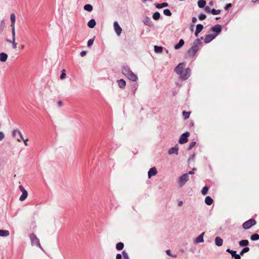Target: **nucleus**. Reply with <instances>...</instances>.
Masks as SVG:
<instances>
[{
    "mask_svg": "<svg viewBox=\"0 0 259 259\" xmlns=\"http://www.w3.org/2000/svg\"><path fill=\"white\" fill-rule=\"evenodd\" d=\"M201 44L200 39H196L193 42V46L187 51V55L189 57H193L199 50V46Z\"/></svg>",
    "mask_w": 259,
    "mask_h": 259,
    "instance_id": "f257e3e1",
    "label": "nucleus"
},
{
    "mask_svg": "<svg viewBox=\"0 0 259 259\" xmlns=\"http://www.w3.org/2000/svg\"><path fill=\"white\" fill-rule=\"evenodd\" d=\"M122 72L128 79L132 81H136L138 79V77L128 67H123L122 68Z\"/></svg>",
    "mask_w": 259,
    "mask_h": 259,
    "instance_id": "f03ea898",
    "label": "nucleus"
},
{
    "mask_svg": "<svg viewBox=\"0 0 259 259\" xmlns=\"http://www.w3.org/2000/svg\"><path fill=\"white\" fill-rule=\"evenodd\" d=\"M256 224V221L253 219H250L243 224V229L247 230L250 229L252 226Z\"/></svg>",
    "mask_w": 259,
    "mask_h": 259,
    "instance_id": "7ed1b4c3",
    "label": "nucleus"
},
{
    "mask_svg": "<svg viewBox=\"0 0 259 259\" xmlns=\"http://www.w3.org/2000/svg\"><path fill=\"white\" fill-rule=\"evenodd\" d=\"M190 134L189 132H186L183 134L179 140V143L181 144H183L188 142V137L189 136Z\"/></svg>",
    "mask_w": 259,
    "mask_h": 259,
    "instance_id": "20e7f679",
    "label": "nucleus"
},
{
    "mask_svg": "<svg viewBox=\"0 0 259 259\" xmlns=\"http://www.w3.org/2000/svg\"><path fill=\"white\" fill-rule=\"evenodd\" d=\"M189 180V176L187 174H184L182 175L179 180V182L180 186H183L186 182Z\"/></svg>",
    "mask_w": 259,
    "mask_h": 259,
    "instance_id": "39448f33",
    "label": "nucleus"
},
{
    "mask_svg": "<svg viewBox=\"0 0 259 259\" xmlns=\"http://www.w3.org/2000/svg\"><path fill=\"white\" fill-rule=\"evenodd\" d=\"M191 70L190 68H187L183 70V72L181 74L180 77L182 79L186 80L190 76Z\"/></svg>",
    "mask_w": 259,
    "mask_h": 259,
    "instance_id": "423d86ee",
    "label": "nucleus"
},
{
    "mask_svg": "<svg viewBox=\"0 0 259 259\" xmlns=\"http://www.w3.org/2000/svg\"><path fill=\"white\" fill-rule=\"evenodd\" d=\"M30 239L31 240V243L33 245H39V239L37 238L36 235L32 233L30 235Z\"/></svg>",
    "mask_w": 259,
    "mask_h": 259,
    "instance_id": "0eeeda50",
    "label": "nucleus"
},
{
    "mask_svg": "<svg viewBox=\"0 0 259 259\" xmlns=\"http://www.w3.org/2000/svg\"><path fill=\"white\" fill-rule=\"evenodd\" d=\"M185 66V63H180L175 69V71L180 75L183 72L184 67Z\"/></svg>",
    "mask_w": 259,
    "mask_h": 259,
    "instance_id": "6e6552de",
    "label": "nucleus"
},
{
    "mask_svg": "<svg viewBox=\"0 0 259 259\" xmlns=\"http://www.w3.org/2000/svg\"><path fill=\"white\" fill-rule=\"evenodd\" d=\"M113 25L115 31L116 32L117 35L118 36H120L122 31L121 28L119 25L118 22L116 21L114 22Z\"/></svg>",
    "mask_w": 259,
    "mask_h": 259,
    "instance_id": "1a4fd4ad",
    "label": "nucleus"
},
{
    "mask_svg": "<svg viewBox=\"0 0 259 259\" xmlns=\"http://www.w3.org/2000/svg\"><path fill=\"white\" fill-rule=\"evenodd\" d=\"M226 251L230 253L233 258L235 259H241L240 254H237L236 251L228 248L226 250Z\"/></svg>",
    "mask_w": 259,
    "mask_h": 259,
    "instance_id": "9d476101",
    "label": "nucleus"
},
{
    "mask_svg": "<svg viewBox=\"0 0 259 259\" xmlns=\"http://www.w3.org/2000/svg\"><path fill=\"white\" fill-rule=\"evenodd\" d=\"M217 34H207L204 38V42L207 44L215 38Z\"/></svg>",
    "mask_w": 259,
    "mask_h": 259,
    "instance_id": "9b49d317",
    "label": "nucleus"
},
{
    "mask_svg": "<svg viewBox=\"0 0 259 259\" xmlns=\"http://www.w3.org/2000/svg\"><path fill=\"white\" fill-rule=\"evenodd\" d=\"M210 30L212 32H216V34L218 35V34L220 33L222 31V26L220 24H217L212 27Z\"/></svg>",
    "mask_w": 259,
    "mask_h": 259,
    "instance_id": "f8f14e48",
    "label": "nucleus"
},
{
    "mask_svg": "<svg viewBox=\"0 0 259 259\" xmlns=\"http://www.w3.org/2000/svg\"><path fill=\"white\" fill-rule=\"evenodd\" d=\"M157 173V169L155 167L151 168L148 173V178L150 179L152 176H155Z\"/></svg>",
    "mask_w": 259,
    "mask_h": 259,
    "instance_id": "ddd939ff",
    "label": "nucleus"
},
{
    "mask_svg": "<svg viewBox=\"0 0 259 259\" xmlns=\"http://www.w3.org/2000/svg\"><path fill=\"white\" fill-rule=\"evenodd\" d=\"M178 150L179 148L177 146H176L174 147L170 148L168 151V153L169 155H171L174 153L177 155L178 154Z\"/></svg>",
    "mask_w": 259,
    "mask_h": 259,
    "instance_id": "4468645a",
    "label": "nucleus"
},
{
    "mask_svg": "<svg viewBox=\"0 0 259 259\" xmlns=\"http://www.w3.org/2000/svg\"><path fill=\"white\" fill-rule=\"evenodd\" d=\"M203 28V26L202 24H197L196 26L195 32V35L196 36H197L198 34L202 31V30Z\"/></svg>",
    "mask_w": 259,
    "mask_h": 259,
    "instance_id": "2eb2a0df",
    "label": "nucleus"
},
{
    "mask_svg": "<svg viewBox=\"0 0 259 259\" xmlns=\"http://www.w3.org/2000/svg\"><path fill=\"white\" fill-rule=\"evenodd\" d=\"M223 242V239L220 237H217L215 238V243L216 245L218 246H221L222 245Z\"/></svg>",
    "mask_w": 259,
    "mask_h": 259,
    "instance_id": "dca6fc26",
    "label": "nucleus"
},
{
    "mask_svg": "<svg viewBox=\"0 0 259 259\" xmlns=\"http://www.w3.org/2000/svg\"><path fill=\"white\" fill-rule=\"evenodd\" d=\"M8 58V55L5 53H1L0 54V61L2 62L6 61Z\"/></svg>",
    "mask_w": 259,
    "mask_h": 259,
    "instance_id": "f3484780",
    "label": "nucleus"
},
{
    "mask_svg": "<svg viewBox=\"0 0 259 259\" xmlns=\"http://www.w3.org/2000/svg\"><path fill=\"white\" fill-rule=\"evenodd\" d=\"M117 82L120 88H123L126 85V82L122 79L118 80Z\"/></svg>",
    "mask_w": 259,
    "mask_h": 259,
    "instance_id": "a211bd4d",
    "label": "nucleus"
},
{
    "mask_svg": "<svg viewBox=\"0 0 259 259\" xmlns=\"http://www.w3.org/2000/svg\"><path fill=\"white\" fill-rule=\"evenodd\" d=\"M184 41L183 39H181L180 40H179V42L178 44L176 45L175 46V49L176 50H178L179 49H180L184 45Z\"/></svg>",
    "mask_w": 259,
    "mask_h": 259,
    "instance_id": "6ab92c4d",
    "label": "nucleus"
},
{
    "mask_svg": "<svg viewBox=\"0 0 259 259\" xmlns=\"http://www.w3.org/2000/svg\"><path fill=\"white\" fill-rule=\"evenodd\" d=\"M204 233H202L200 235L198 236L196 239V243H201L203 242V235Z\"/></svg>",
    "mask_w": 259,
    "mask_h": 259,
    "instance_id": "aec40b11",
    "label": "nucleus"
},
{
    "mask_svg": "<svg viewBox=\"0 0 259 259\" xmlns=\"http://www.w3.org/2000/svg\"><path fill=\"white\" fill-rule=\"evenodd\" d=\"M96 24V22L94 19L90 20L88 23V26L91 28H93Z\"/></svg>",
    "mask_w": 259,
    "mask_h": 259,
    "instance_id": "412c9836",
    "label": "nucleus"
},
{
    "mask_svg": "<svg viewBox=\"0 0 259 259\" xmlns=\"http://www.w3.org/2000/svg\"><path fill=\"white\" fill-rule=\"evenodd\" d=\"M205 203L208 205H210L213 203V199L210 197L207 196L205 198Z\"/></svg>",
    "mask_w": 259,
    "mask_h": 259,
    "instance_id": "4be33fe9",
    "label": "nucleus"
},
{
    "mask_svg": "<svg viewBox=\"0 0 259 259\" xmlns=\"http://www.w3.org/2000/svg\"><path fill=\"white\" fill-rule=\"evenodd\" d=\"M10 19L11 22V26H15V20H16V17L14 14L12 13L11 14L10 16Z\"/></svg>",
    "mask_w": 259,
    "mask_h": 259,
    "instance_id": "5701e85b",
    "label": "nucleus"
},
{
    "mask_svg": "<svg viewBox=\"0 0 259 259\" xmlns=\"http://www.w3.org/2000/svg\"><path fill=\"white\" fill-rule=\"evenodd\" d=\"M10 234L9 231L8 230H0V236L2 237H7Z\"/></svg>",
    "mask_w": 259,
    "mask_h": 259,
    "instance_id": "b1692460",
    "label": "nucleus"
},
{
    "mask_svg": "<svg viewBox=\"0 0 259 259\" xmlns=\"http://www.w3.org/2000/svg\"><path fill=\"white\" fill-rule=\"evenodd\" d=\"M249 242L247 240H242L239 241V244L240 246H246L248 245Z\"/></svg>",
    "mask_w": 259,
    "mask_h": 259,
    "instance_id": "393cba45",
    "label": "nucleus"
},
{
    "mask_svg": "<svg viewBox=\"0 0 259 259\" xmlns=\"http://www.w3.org/2000/svg\"><path fill=\"white\" fill-rule=\"evenodd\" d=\"M28 193L27 191L22 192L21 196L20 197L19 200L20 201H24L27 198Z\"/></svg>",
    "mask_w": 259,
    "mask_h": 259,
    "instance_id": "a878e982",
    "label": "nucleus"
},
{
    "mask_svg": "<svg viewBox=\"0 0 259 259\" xmlns=\"http://www.w3.org/2000/svg\"><path fill=\"white\" fill-rule=\"evenodd\" d=\"M206 2L204 0H199L198 2V6L200 8H204Z\"/></svg>",
    "mask_w": 259,
    "mask_h": 259,
    "instance_id": "bb28decb",
    "label": "nucleus"
},
{
    "mask_svg": "<svg viewBox=\"0 0 259 259\" xmlns=\"http://www.w3.org/2000/svg\"><path fill=\"white\" fill-rule=\"evenodd\" d=\"M163 51V48L162 47H159L157 46H154V51L156 53H161Z\"/></svg>",
    "mask_w": 259,
    "mask_h": 259,
    "instance_id": "cd10ccee",
    "label": "nucleus"
},
{
    "mask_svg": "<svg viewBox=\"0 0 259 259\" xmlns=\"http://www.w3.org/2000/svg\"><path fill=\"white\" fill-rule=\"evenodd\" d=\"M8 42L12 43V48L14 49H16L17 48L18 44L16 41V39H12V40H8Z\"/></svg>",
    "mask_w": 259,
    "mask_h": 259,
    "instance_id": "c85d7f7f",
    "label": "nucleus"
},
{
    "mask_svg": "<svg viewBox=\"0 0 259 259\" xmlns=\"http://www.w3.org/2000/svg\"><path fill=\"white\" fill-rule=\"evenodd\" d=\"M155 6L158 9H161L163 7H166L168 6V4L167 3H163L161 4H157L155 5Z\"/></svg>",
    "mask_w": 259,
    "mask_h": 259,
    "instance_id": "c756f323",
    "label": "nucleus"
},
{
    "mask_svg": "<svg viewBox=\"0 0 259 259\" xmlns=\"http://www.w3.org/2000/svg\"><path fill=\"white\" fill-rule=\"evenodd\" d=\"M93 9V6L90 4H87L84 6V9L88 12H91Z\"/></svg>",
    "mask_w": 259,
    "mask_h": 259,
    "instance_id": "7c9ffc66",
    "label": "nucleus"
},
{
    "mask_svg": "<svg viewBox=\"0 0 259 259\" xmlns=\"http://www.w3.org/2000/svg\"><path fill=\"white\" fill-rule=\"evenodd\" d=\"M160 14L158 12L154 13L152 16L153 19L155 20H158L160 18Z\"/></svg>",
    "mask_w": 259,
    "mask_h": 259,
    "instance_id": "2f4dec72",
    "label": "nucleus"
},
{
    "mask_svg": "<svg viewBox=\"0 0 259 259\" xmlns=\"http://www.w3.org/2000/svg\"><path fill=\"white\" fill-rule=\"evenodd\" d=\"M124 247V244L122 242H118L116 244V248L117 250H122Z\"/></svg>",
    "mask_w": 259,
    "mask_h": 259,
    "instance_id": "473e14b6",
    "label": "nucleus"
},
{
    "mask_svg": "<svg viewBox=\"0 0 259 259\" xmlns=\"http://www.w3.org/2000/svg\"><path fill=\"white\" fill-rule=\"evenodd\" d=\"M250 238L253 241L258 240L259 239V235L258 234H254L251 236Z\"/></svg>",
    "mask_w": 259,
    "mask_h": 259,
    "instance_id": "72a5a7b5",
    "label": "nucleus"
},
{
    "mask_svg": "<svg viewBox=\"0 0 259 259\" xmlns=\"http://www.w3.org/2000/svg\"><path fill=\"white\" fill-rule=\"evenodd\" d=\"M191 112H187L185 111H183V115L185 119H187L189 117Z\"/></svg>",
    "mask_w": 259,
    "mask_h": 259,
    "instance_id": "f704fd0d",
    "label": "nucleus"
},
{
    "mask_svg": "<svg viewBox=\"0 0 259 259\" xmlns=\"http://www.w3.org/2000/svg\"><path fill=\"white\" fill-rule=\"evenodd\" d=\"M208 191V188L207 186H205L202 188V189L201 190V193H202V195H205L207 194Z\"/></svg>",
    "mask_w": 259,
    "mask_h": 259,
    "instance_id": "c9c22d12",
    "label": "nucleus"
},
{
    "mask_svg": "<svg viewBox=\"0 0 259 259\" xmlns=\"http://www.w3.org/2000/svg\"><path fill=\"white\" fill-rule=\"evenodd\" d=\"M5 26V23L4 20L0 21V34L2 32Z\"/></svg>",
    "mask_w": 259,
    "mask_h": 259,
    "instance_id": "e433bc0d",
    "label": "nucleus"
},
{
    "mask_svg": "<svg viewBox=\"0 0 259 259\" xmlns=\"http://www.w3.org/2000/svg\"><path fill=\"white\" fill-rule=\"evenodd\" d=\"M249 250V248L248 247H244L240 252V255H243L244 253H246Z\"/></svg>",
    "mask_w": 259,
    "mask_h": 259,
    "instance_id": "4c0bfd02",
    "label": "nucleus"
},
{
    "mask_svg": "<svg viewBox=\"0 0 259 259\" xmlns=\"http://www.w3.org/2000/svg\"><path fill=\"white\" fill-rule=\"evenodd\" d=\"M12 39H16L15 26H11Z\"/></svg>",
    "mask_w": 259,
    "mask_h": 259,
    "instance_id": "58836bf2",
    "label": "nucleus"
},
{
    "mask_svg": "<svg viewBox=\"0 0 259 259\" xmlns=\"http://www.w3.org/2000/svg\"><path fill=\"white\" fill-rule=\"evenodd\" d=\"M221 12L220 10H215L214 9H212L211 11V13L213 15H218L221 13Z\"/></svg>",
    "mask_w": 259,
    "mask_h": 259,
    "instance_id": "ea45409f",
    "label": "nucleus"
},
{
    "mask_svg": "<svg viewBox=\"0 0 259 259\" xmlns=\"http://www.w3.org/2000/svg\"><path fill=\"white\" fill-rule=\"evenodd\" d=\"M17 134L21 135V132L18 130H15L12 132L13 137H16Z\"/></svg>",
    "mask_w": 259,
    "mask_h": 259,
    "instance_id": "a19ab883",
    "label": "nucleus"
},
{
    "mask_svg": "<svg viewBox=\"0 0 259 259\" xmlns=\"http://www.w3.org/2000/svg\"><path fill=\"white\" fill-rule=\"evenodd\" d=\"M163 13L165 15L167 16H170L172 14L170 10L168 9L164 10Z\"/></svg>",
    "mask_w": 259,
    "mask_h": 259,
    "instance_id": "79ce46f5",
    "label": "nucleus"
},
{
    "mask_svg": "<svg viewBox=\"0 0 259 259\" xmlns=\"http://www.w3.org/2000/svg\"><path fill=\"white\" fill-rule=\"evenodd\" d=\"M144 23L146 25H147L148 26H151L152 25V22L150 19V18H147L145 21L144 22Z\"/></svg>",
    "mask_w": 259,
    "mask_h": 259,
    "instance_id": "37998d69",
    "label": "nucleus"
},
{
    "mask_svg": "<svg viewBox=\"0 0 259 259\" xmlns=\"http://www.w3.org/2000/svg\"><path fill=\"white\" fill-rule=\"evenodd\" d=\"M122 254L124 259H130L128 254L125 251H123Z\"/></svg>",
    "mask_w": 259,
    "mask_h": 259,
    "instance_id": "c03bdc74",
    "label": "nucleus"
},
{
    "mask_svg": "<svg viewBox=\"0 0 259 259\" xmlns=\"http://www.w3.org/2000/svg\"><path fill=\"white\" fill-rule=\"evenodd\" d=\"M196 145L195 142H192L189 144V147L188 149L191 150L192 148H193Z\"/></svg>",
    "mask_w": 259,
    "mask_h": 259,
    "instance_id": "a18cd8bd",
    "label": "nucleus"
},
{
    "mask_svg": "<svg viewBox=\"0 0 259 259\" xmlns=\"http://www.w3.org/2000/svg\"><path fill=\"white\" fill-rule=\"evenodd\" d=\"M66 71L65 69H63L62 71V73L60 75V78L61 79H64L65 77V76H66V73H65Z\"/></svg>",
    "mask_w": 259,
    "mask_h": 259,
    "instance_id": "49530a36",
    "label": "nucleus"
},
{
    "mask_svg": "<svg viewBox=\"0 0 259 259\" xmlns=\"http://www.w3.org/2000/svg\"><path fill=\"white\" fill-rule=\"evenodd\" d=\"M206 16L205 14H201L199 16V19L201 21L204 20L206 18Z\"/></svg>",
    "mask_w": 259,
    "mask_h": 259,
    "instance_id": "de8ad7c7",
    "label": "nucleus"
},
{
    "mask_svg": "<svg viewBox=\"0 0 259 259\" xmlns=\"http://www.w3.org/2000/svg\"><path fill=\"white\" fill-rule=\"evenodd\" d=\"M93 42H94V39H90L88 41V46L89 47H90L91 46H92V45L93 44Z\"/></svg>",
    "mask_w": 259,
    "mask_h": 259,
    "instance_id": "09e8293b",
    "label": "nucleus"
},
{
    "mask_svg": "<svg viewBox=\"0 0 259 259\" xmlns=\"http://www.w3.org/2000/svg\"><path fill=\"white\" fill-rule=\"evenodd\" d=\"M19 135L20 136V138H18L17 139V140L18 142H20L21 141V140H24V138H23V135H22L21 133V135Z\"/></svg>",
    "mask_w": 259,
    "mask_h": 259,
    "instance_id": "8fccbe9b",
    "label": "nucleus"
},
{
    "mask_svg": "<svg viewBox=\"0 0 259 259\" xmlns=\"http://www.w3.org/2000/svg\"><path fill=\"white\" fill-rule=\"evenodd\" d=\"M204 10H205V11L206 12H207V13H210V12H211V10H210V7H205V8H204Z\"/></svg>",
    "mask_w": 259,
    "mask_h": 259,
    "instance_id": "3c124183",
    "label": "nucleus"
},
{
    "mask_svg": "<svg viewBox=\"0 0 259 259\" xmlns=\"http://www.w3.org/2000/svg\"><path fill=\"white\" fill-rule=\"evenodd\" d=\"M5 138V135L2 132H0V141L3 140Z\"/></svg>",
    "mask_w": 259,
    "mask_h": 259,
    "instance_id": "603ef678",
    "label": "nucleus"
},
{
    "mask_svg": "<svg viewBox=\"0 0 259 259\" xmlns=\"http://www.w3.org/2000/svg\"><path fill=\"white\" fill-rule=\"evenodd\" d=\"M166 254L168 255V256H171V257H175V256L174 255H172L171 254V252H170V250L169 249H168L166 251Z\"/></svg>",
    "mask_w": 259,
    "mask_h": 259,
    "instance_id": "864d4df0",
    "label": "nucleus"
},
{
    "mask_svg": "<svg viewBox=\"0 0 259 259\" xmlns=\"http://www.w3.org/2000/svg\"><path fill=\"white\" fill-rule=\"evenodd\" d=\"M19 188L20 189V190L22 192H23L24 191H26V190L24 189V188L22 186V185H20L19 186Z\"/></svg>",
    "mask_w": 259,
    "mask_h": 259,
    "instance_id": "5fc2aeb1",
    "label": "nucleus"
},
{
    "mask_svg": "<svg viewBox=\"0 0 259 259\" xmlns=\"http://www.w3.org/2000/svg\"><path fill=\"white\" fill-rule=\"evenodd\" d=\"M232 7V4H228L226 5V6L225 7V10H228L229 8H231Z\"/></svg>",
    "mask_w": 259,
    "mask_h": 259,
    "instance_id": "6e6d98bb",
    "label": "nucleus"
},
{
    "mask_svg": "<svg viewBox=\"0 0 259 259\" xmlns=\"http://www.w3.org/2000/svg\"><path fill=\"white\" fill-rule=\"evenodd\" d=\"M116 259H122V256L121 254L120 253H118L116 255Z\"/></svg>",
    "mask_w": 259,
    "mask_h": 259,
    "instance_id": "4d7b16f0",
    "label": "nucleus"
},
{
    "mask_svg": "<svg viewBox=\"0 0 259 259\" xmlns=\"http://www.w3.org/2000/svg\"><path fill=\"white\" fill-rule=\"evenodd\" d=\"M80 56H81V57H84L85 55H86V54H87V52H86V51H83L81 52V53H80Z\"/></svg>",
    "mask_w": 259,
    "mask_h": 259,
    "instance_id": "13d9d810",
    "label": "nucleus"
},
{
    "mask_svg": "<svg viewBox=\"0 0 259 259\" xmlns=\"http://www.w3.org/2000/svg\"><path fill=\"white\" fill-rule=\"evenodd\" d=\"M192 22L195 23L197 22V18L196 17H193L192 19Z\"/></svg>",
    "mask_w": 259,
    "mask_h": 259,
    "instance_id": "bf43d9fd",
    "label": "nucleus"
},
{
    "mask_svg": "<svg viewBox=\"0 0 259 259\" xmlns=\"http://www.w3.org/2000/svg\"><path fill=\"white\" fill-rule=\"evenodd\" d=\"M195 169H196V168H194L193 169V170L189 171L188 172V175H193V174H194V172L193 170H195Z\"/></svg>",
    "mask_w": 259,
    "mask_h": 259,
    "instance_id": "052dcab7",
    "label": "nucleus"
},
{
    "mask_svg": "<svg viewBox=\"0 0 259 259\" xmlns=\"http://www.w3.org/2000/svg\"><path fill=\"white\" fill-rule=\"evenodd\" d=\"M23 142H24V145L27 146H28V143H27V142H28V139H26V140H23Z\"/></svg>",
    "mask_w": 259,
    "mask_h": 259,
    "instance_id": "680f3d73",
    "label": "nucleus"
},
{
    "mask_svg": "<svg viewBox=\"0 0 259 259\" xmlns=\"http://www.w3.org/2000/svg\"><path fill=\"white\" fill-rule=\"evenodd\" d=\"M189 124L190 126H194V122L192 120L189 121Z\"/></svg>",
    "mask_w": 259,
    "mask_h": 259,
    "instance_id": "e2e57ef3",
    "label": "nucleus"
},
{
    "mask_svg": "<svg viewBox=\"0 0 259 259\" xmlns=\"http://www.w3.org/2000/svg\"><path fill=\"white\" fill-rule=\"evenodd\" d=\"M58 105H59V106H62V101H59L58 102Z\"/></svg>",
    "mask_w": 259,
    "mask_h": 259,
    "instance_id": "0e129e2a",
    "label": "nucleus"
},
{
    "mask_svg": "<svg viewBox=\"0 0 259 259\" xmlns=\"http://www.w3.org/2000/svg\"><path fill=\"white\" fill-rule=\"evenodd\" d=\"M183 204V202L182 201H180L179 202V206H181Z\"/></svg>",
    "mask_w": 259,
    "mask_h": 259,
    "instance_id": "69168bd1",
    "label": "nucleus"
},
{
    "mask_svg": "<svg viewBox=\"0 0 259 259\" xmlns=\"http://www.w3.org/2000/svg\"><path fill=\"white\" fill-rule=\"evenodd\" d=\"M21 49H22V50L24 49V45H21Z\"/></svg>",
    "mask_w": 259,
    "mask_h": 259,
    "instance_id": "338daca9",
    "label": "nucleus"
},
{
    "mask_svg": "<svg viewBox=\"0 0 259 259\" xmlns=\"http://www.w3.org/2000/svg\"><path fill=\"white\" fill-rule=\"evenodd\" d=\"M257 1L258 0H252V2L254 3V2H255Z\"/></svg>",
    "mask_w": 259,
    "mask_h": 259,
    "instance_id": "774afa93",
    "label": "nucleus"
}]
</instances>
